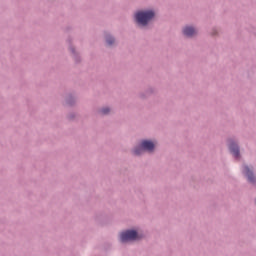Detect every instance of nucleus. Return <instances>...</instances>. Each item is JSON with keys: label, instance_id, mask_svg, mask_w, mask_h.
Listing matches in <instances>:
<instances>
[{"label": "nucleus", "instance_id": "nucleus-6", "mask_svg": "<svg viewBox=\"0 0 256 256\" xmlns=\"http://www.w3.org/2000/svg\"><path fill=\"white\" fill-rule=\"evenodd\" d=\"M229 149L231 153H233L234 157H236V159H239V146H237V144L232 142L229 146Z\"/></svg>", "mask_w": 256, "mask_h": 256}, {"label": "nucleus", "instance_id": "nucleus-3", "mask_svg": "<svg viewBox=\"0 0 256 256\" xmlns=\"http://www.w3.org/2000/svg\"><path fill=\"white\" fill-rule=\"evenodd\" d=\"M139 239H141V237H139V234H137L135 230H128L120 234L122 243H127V241H139Z\"/></svg>", "mask_w": 256, "mask_h": 256}, {"label": "nucleus", "instance_id": "nucleus-5", "mask_svg": "<svg viewBox=\"0 0 256 256\" xmlns=\"http://www.w3.org/2000/svg\"><path fill=\"white\" fill-rule=\"evenodd\" d=\"M183 34L186 37H193V35H197V30H195L193 27H185L183 29Z\"/></svg>", "mask_w": 256, "mask_h": 256}, {"label": "nucleus", "instance_id": "nucleus-1", "mask_svg": "<svg viewBox=\"0 0 256 256\" xmlns=\"http://www.w3.org/2000/svg\"><path fill=\"white\" fill-rule=\"evenodd\" d=\"M155 17V12L149 11H139L135 15V19L138 25L145 27L151 19Z\"/></svg>", "mask_w": 256, "mask_h": 256}, {"label": "nucleus", "instance_id": "nucleus-8", "mask_svg": "<svg viewBox=\"0 0 256 256\" xmlns=\"http://www.w3.org/2000/svg\"><path fill=\"white\" fill-rule=\"evenodd\" d=\"M102 115H107L109 113V108H104L101 110Z\"/></svg>", "mask_w": 256, "mask_h": 256}, {"label": "nucleus", "instance_id": "nucleus-7", "mask_svg": "<svg viewBox=\"0 0 256 256\" xmlns=\"http://www.w3.org/2000/svg\"><path fill=\"white\" fill-rule=\"evenodd\" d=\"M106 43H108V45H113L115 43V39L112 37H107Z\"/></svg>", "mask_w": 256, "mask_h": 256}, {"label": "nucleus", "instance_id": "nucleus-2", "mask_svg": "<svg viewBox=\"0 0 256 256\" xmlns=\"http://www.w3.org/2000/svg\"><path fill=\"white\" fill-rule=\"evenodd\" d=\"M155 149V144L149 140H143L140 146L134 149V155H142L144 151H148L149 153L153 152Z\"/></svg>", "mask_w": 256, "mask_h": 256}, {"label": "nucleus", "instance_id": "nucleus-4", "mask_svg": "<svg viewBox=\"0 0 256 256\" xmlns=\"http://www.w3.org/2000/svg\"><path fill=\"white\" fill-rule=\"evenodd\" d=\"M243 173L248 177V181H250V183H255V176H253V172L248 166H244Z\"/></svg>", "mask_w": 256, "mask_h": 256}]
</instances>
